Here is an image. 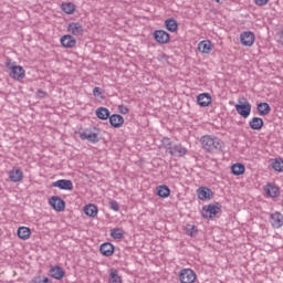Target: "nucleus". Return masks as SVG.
Here are the masks:
<instances>
[{
    "instance_id": "nucleus-1",
    "label": "nucleus",
    "mask_w": 283,
    "mask_h": 283,
    "mask_svg": "<svg viewBox=\"0 0 283 283\" xmlns=\"http://www.w3.org/2000/svg\"><path fill=\"white\" fill-rule=\"evenodd\" d=\"M201 145L208 154H222V149H224V142L210 135L201 137Z\"/></svg>"
},
{
    "instance_id": "nucleus-2",
    "label": "nucleus",
    "mask_w": 283,
    "mask_h": 283,
    "mask_svg": "<svg viewBox=\"0 0 283 283\" xmlns=\"http://www.w3.org/2000/svg\"><path fill=\"white\" fill-rule=\"evenodd\" d=\"M163 144L166 154H170V156H175L176 158H182V156H187V149L185 146H182V144H174L168 137L163 139Z\"/></svg>"
},
{
    "instance_id": "nucleus-3",
    "label": "nucleus",
    "mask_w": 283,
    "mask_h": 283,
    "mask_svg": "<svg viewBox=\"0 0 283 283\" xmlns=\"http://www.w3.org/2000/svg\"><path fill=\"white\" fill-rule=\"evenodd\" d=\"M6 69L10 70L9 76L14 81H23L25 78V69L21 65H17V62L8 57L4 62Z\"/></svg>"
},
{
    "instance_id": "nucleus-4",
    "label": "nucleus",
    "mask_w": 283,
    "mask_h": 283,
    "mask_svg": "<svg viewBox=\"0 0 283 283\" xmlns=\"http://www.w3.org/2000/svg\"><path fill=\"white\" fill-rule=\"evenodd\" d=\"M218 213H222V205H220L218 201H214L208 206L202 207L201 217L205 218V220H213Z\"/></svg>"
},
{
    "instance_id": "nucleus-5",
    "label": "nucleus",
    "mask_w": 283,
    "mask_h": 283,
    "mask_svg": "<svg viewBox=\"0 0 283 283\" xmlns=\"http://www.w3.org/2000/svg\"><path fill=\"white\" fill-rule=\"evenodd\" d=\"M234 108L241 118L251 116V103L247 101V97L239 98V103L234 105Z\"/></svg>"
},
{
    "instance_id": "nucleus-6",
    "label": "nucleus",
    "mask_w": 283,
    "mask_h": 283,
    "mask_svg": "<svg viewBox=\"0 0 283 283\" xmlns=\"http://www.w3.org/2000/svg\"><path fill=\"white\" fill-rule=\"evenodd\" d=\"M76 134H78L81 140H88V143L96 144L101 140V137H98L101 134L99 129H97V133H93L90 128H86L84 130L76 132Z\"/></svg>"
},
{
    "instance_id": "nucleus-7",
    "label": "nucleus",
    "mask_w": 283,
    "mask_h": 283,
    "mask_svg": "<svg viewBox=\"0 0 283 283\" xmlns=\"http://www.w3.org/2000/svg\"><path fill=\"white\" fill-rule=\"evenodd\" d=\"M153 36L156 43H159V45H167V43L171 41V35L165 30L154 31Z\"/></svg>"
},
{
    "instance_id": "nucleus-8",
    "label": "nucleus",
    "mask_w": 283,
    "mask_h": 283,
    "mask_svg": "<svg viewBox=\"0 0 283 283\" xmlns=\"http://www.w3.org/2000/svg\"><path fill=\"white\" fill-rule=\"evenodd\" d=\"M197 196L199 200H202V202H207L208 200H213V190L207 186H201L197 189Z\"/></svg>"
},
{
    "instance_id": "nucleus-9",
    "label": "nucleus",
    "mask_w": 283,
    "mask_h": 283,
    "mask_svg": "<svg viewBox=\"0 0 283 283\" xmlns=\"http://www.w3.org/2000/svg\"><path fill=\"white\" fill-rule=\"evenodd\" d=\"M179 281L181 283H195L196 282V272L191 269H184L179 273Z\"/></svg>"
},
{
    "instance_id": "nucleus-10",
    "label": "nucleus",
    "mask_w": 283,
    "mask_h": 283,
    "mask_svg": "<svg viewBox=\"0 0 283 283\" xmlns=\"http://www.w3.org/2000/svg\"><path fill=\"white\" fill-rule=\"evenodd\" d=\"M67 32L73 36H83L85 34V28H83L81 22H70L67 24Z\"/></svg>"
},
{
    "instance_id": "nucleus-11",
    "label": "nucleus",
    "mask_w": 283,
    "mask_h": 283,
    "mask_svg": "<svg viewBox=\"0 0 283 283\" xmlns=\"http://www.w3.org/2000/svg\"><path fill=\"white\" fill-rule=\"evenodd\" d=\"M49 205L54 211H65V200L59 196H53L49 199Z\"/></svg>"
},
{
    "instance_id": "nucleus-12",
    "label": "nucleus",
    "mask_w": 283,
    "mask_h": 283,
    "mask_svg": "<svg viewBox=\"0 0 283 283\" xmlns=\"http://www.w3.org/2000/svg\"><path fill=\"white\" fill-rule=\"evenodd\" d=\"M51 187H55L56 189H61L63 191H72L74 189V184L70 179H59L53 182Z\"/></svg>"
},
{
    "instance_id": "nucleus-13",
    "label": "nucleus",
    "mask_w": 283,
    "mask_h": 283,
    "mask_svg": "<svg viewBox=\"0 0 283 283\" xmlns=\"http://www.w3.org/2000/svg\"><path fill=\"white\" fill-rule=\"evenodd\" d=\"M240 41L245 48H251L255 43V33L251 31H244L240 35Z\"/></svg>"
},
{
    "instance_id": "nucleus-14",
    "label": "nucleus",
    "mask_w": 283,
    "mask_h": 283,
    "mask_svg": "<svg viewBox=\"0 0 283 283\" xmlns=\"http://www.w3.org/2000/svg\"><path fill=\"white\" fill-rule=\"evenodd\" d=\"M60 43L62 48H66V50H72V48H76V38L72 34L62 35L60 39Z\"/></svg>"
},
{
    "instance_id": "nucleus-15",
    "label": "nucleus",
    "mask_w": 283,
    "mask_h": 283,
    "mask_svg": "<svg viewBox=\"0 0 283 283\" xmlns=\"http://www.w3.org/2000/svg\"><path fill=\"white\" fill-rule=\"evenodd\" d=\"M114 251H116V247L111 242H104L99 245V252L104 258H112V255H114Z\"/></svg>"
},
{
    "instance_id": "nucleus-16",
    "label": "nucleus",
    "mask_w": 283,
    "mask_h": 283,
    "mask_svg": "<svg viewBox=\"0 0 283 283\" xmlns=\"http://www.w3.org/2000/svg\"><path fill=\"white\" fill-rule=\"evenodd\" d=\"M111 127H114L115 129H119V127H123L125 123V118L119 114H113L108 117Z\"/></svg>"
},
{
    "instance_id": "nucleus-17",
    "label": "nucleus",
    "mask_w": 283,
    "mask_h": 283,
    "mask_svg": "<svg viewBox=\"0 0 283 283\" xmlns=\"http://www.w3.org/2000/svg\"><path fill=\"white\" fill-rule=\"evenodd\" d=\"M264 191L269 198H280V187L275 184H268Z\"/></svg>"
},
{
    "instance_id": "nucleus-18",
    "label": "nucleus",
    "mask_w": 283,
    "mask_h": 283,
    "mask_svg": "<svg viewBox=\"0 0 283 283\" xmlns=\"http://www.w3.org/2000/svg\"><path fill=\"white\" fill-rule=\"evenodd\" d=\"M270 222L274 229L283 227V214L281 212H274L270 216Z\"/></svg>"
},
{
    "instance_id": "nucleus-19",
    "label": "nucleus",
    "mask_w": 283,
    "mask_h": 283,
    "mask_svg": "<svg viewBox=\"0 0 283 283\" xmlns=\"http://www.w3.org/2000/svg\"><path fill=\"white\" fill-rule=\"evenodd\" d=\"M49 275L54 280H63V277H65V270H63V268L60 265H55L50 269Z\"/></svg>"
},
{
    "instance_id": "nucleus-20",
    "label": "nucleus",
    "mask_w": 283,
    "mask_h": 283,
    "mask_svg": "<svg viewBox=\"0 0 283 283\" xmlns=\"http://www.w3.org/2000/svg\"><path fill=\"white\" fill-rule=\"evenodd\" d=\"M197 103L200 107H209L211 105V94L201 93L197 96Z\"/></svg>"
},
{
    "instance_id": "nucleus-21",
    "label": "nucleus",
    "mask_w": 283,
    "mask_h": 283,
    "mask_svg": "<svg viewBox=\"0 0 283 283\" xmlns=\"http://www.w3.org/2000/svg\"><path fill=\"white\" fill-rule=\"evenodd\" d=\"M9 178L11 182H21L23 180V170L21 168H13L9 171Z\"/></svg>"
},
{
    "instance_id": "nucleus-22",
    "label": "nucleus",
    "mask_w": 283,
    "mask_h": 283,
    "mask_svg": "<svg viewBox=\"0 0 283 283\" xmlns=\"http://www.w3.org/2000/svg\"><path fill=\"white\" fill-rule=\"evenodd\" d=\"M250 129H253L254 132H260L262 127H264V119L262 117H253L249 122Z\"/></svg>"
},
{
    "instance_id": "nucleus-23",
    "label": "nucleus",
    "mask_w": 283,
    "mask_h": 283,
    "mask_svg": "<svg viewBox=\"0 0 283 283\" xmlns=\"http://www.w3.org/2000/svg\"><path fill=\"white\" fill-rule=\"evenodd\" d=\"M95 114L99 120H107L109 119V116H112V112H109V108L104 106L98 107Z\"/></svg>"
},
{
    "instance_id": "nucleus-24",
    "label": "nucleus",
    "mask_w": 283,
    "mask_h": 283,
    "mask_svg": "<svg viewBox=\"0 0 283 283\" xmlns=\"http://www.w3.org/2000/svg\"><path fill=\"white\" fill-rule=\"evenodd\" d=\"M164 25L168 32H178V21L175 18L166 19Z\"/></svg>"
},
{
    "instance_id": "nucleus-25",
    "label": "nucleus",
    "mask_w": 283,
    "mask_h": 283,
    "mask_svg": "<svg viewBox=\"0 0 283 283\" xmlns=\"http://www.w3.org/2000/svg\"><path fill=\"white\" fill-rule=\"evenodd\" d=\"M84 213L88 218H96L98 216V207L94 203L84 206Z\"/></svg>"
},
{
    "instance_id": "nucleus-26",
    "label": "nucleus",
    "mask_w": 283,
    "mask_h": 283,
    "mask_svg": "<svg viewBox=\"0 0 283 283\" xmlns=\"http://www.w3.org/2000/svg\"><path fill=\"white\" fill-rule=\"evenodd\" d=\"M256 109L260 116H269L271 114V105L266 102L256 104Z\"/></svg>"
},
{
    "instance_id": "nucleus-27",
    "label": "nucleus",
    "mask_w": 283,
    "mask_h": 283,
    "mask_svg": "<svg viewBox=\"0 0 283 283\" xmlns=\"http://www.w3.org/2000/svg\"><path fill=\"white\" fill-rule=\"evenodd\" d=\"M230 169L233 176H242L247 171V167L241 163L233 164Z\"/></svg>"
},
{
    "instance_id": "nucleus-28",
    "label": "nucleus",
    "mask_w": 283,
    "mask_h": 283,
    "mask_svg": "<svg viewBox=\"0 0 283 283\" xmlns=\"http://www.w3.org/2000/svg\"><path fill=\"white\" fill-rule=\"evenodd\" d=\"M17 235L20 240H28L30 235H32V230L28 227H20L17 231Z\"/></svg>"
},
{
    "instance_id": "nucleus-29",
    "label": "nucleus",
    "mask_w": 283,
    "mask_h": 283,
    "mask_svg": "<svg viewBox=\"0 0 283 283\" xmlns=\"http://www.w3.org/2000/svg\"><path fill=\"white\" fill-rule=\"evenodd\" d=\"M156 191L159 198H169V196H171V189H169L166 185L158 186Z\"/></svg>"
},
{
    "instance_id": "nucleus-30",
    "label": "nucleus",
    "mask_w": 283,
    "mask_h": 283,
    "mask_svg": "<svg viewBox=\"0 0 283 283\" xmlns=\"http://www.w3.org/2000/svg\"><path fill=\"white\" fill-rule=\"evenodd\" d=\"M108 283H123V277L118 275V270L112 268L109 270Z\"/></svg>"
},
{
    "instance_id": "nucleus-31",
    "label": "nucleus",
    "mask_w": 283,
    "mask_h": 283,
    "mask_svg": "<svg viewBox=\"0 0 283 283\" xmlns=\"http://www.w3.org/2000/svg\"><path fill=\"white\" fill-rule=\"evenodd\" d=\"M198 50L201 52V54H209L211 52V41L203 40L199 42Z\"/></svg>"
},
{
    "instance_id": "nucleus-32",
    "label": "nucleus",
    "mask_w": 283,
    "mask_h": 283,
    "mask_svg": "<svg viewBox=\"0 0 283 283\" xmlns=\"http://www.w3.org/2000/svg\"><path fill=\"white\" fill-rule=\"evenodd\" d=\"M61 10L65 12V14H72L76 11V4L72 2H62Z\"/></svg>"
},
{
    "instance_id": "nucleus-33",
    "label": "nucleus",
    "mask_w": 283,
    "mask_h": 283,
    "mask_svg": "<svg viewBox=\"0 0 283 283\" xmlns=\"http://www.w3.org/2000/svg\"><path fill=\"white\" fill-rule=\"evenodd\" d=\"M111 238H113V240H123V238H125V230H123V228L112 229Z\"/></svg>"
},
{
    "instance_id": "nucleus-34",
    "label": "nucleus",
    "mask_w": 283,
    "mask_h": 283,
    "mask_svg": "<svg viewBox=\"0 0 283 283\" xmlns=\"http://www.w3.org/2000/svg\"><path fill=\"white\" fill-rule=\"evenodd\" d=\"M271 167H272V169H274V171H279V174H282V171H283V159L282 158L272 159Z\"/></svg>"
},
{
    "instance_id": "nucleus-35",
    "label": "nucleus",
    "mask_w": 283,
    "mask_h": 283,
    "mask_svg": "<svg viewBox=\"0 0 283 283\" xmlns=\"http://www.w3.org/2000/svg\"><path fill=\"white\" fill-rule=\"evenodd\" d=\"M186 234H188L190 238H196L198 235V228L193 224H187L186 228Z\"/></svg>"
},
{
    "instance_id": "nucleus-36",
    "label": "nucleus",
    "mask_w": 283,
    "mask_h": 283,
    "mask_svg": "<svg viewBox=\"0 0 283 283\" xmlns=\"http://www.w3.org/2000/svg\"><path fill=\"white\" fill-rule=\"evenodd\" d=\"M31 283H52V281L48 276H35Z\"/></svg>"
},
{
    "instance_id": "nucleus-37",
    "label": "nucleus",
    "mask_w": 283,
    "mask_h": 283,
    "mask_svg": "<svg viewBox=\"0 0 283 283\" xmlns=\"http://www.w3.org/2000/svg\"><path fill=\"white\" fill-rule=\"evenodd\" d=\"M108 205L109 209H112L113 211H120V205L118 203V201L111 200Z\"/></svg>"
},
{
    "instance_id": "nucleus-38",
    "label": "nucleus",
    "mask_w": 283,
    "mask_h": 283,
    "mask_svg": "<svg viewBox=\"0 0 283 283\" xmlns=\"http://www.w3.org/2000/svg\"><path fill=\"white\" fill-rule=\"evenodd\" d=\"M158 61H163L164 63H167V65H170L169 55H167V53H159Z\"/></svg>"
},
{
    "instance_id": "nucleus-39",
    "label": "nucleus",
    "mask_w": 283,
    "mask_h": 283,
    "mask_svg": "<svg viewBox=\"0 0 283 283\" xmlns=\"http://www.w3.org/2000/svg\"><path fill=\"white\" fill-rule=\"evenodd\" d=\"M118 112L120 114H129V108L127 106H125V105H119L118 106Z\"/></svg>"
},
{
    "instance_id": "nucleus-40",
    "label": "nucleus",
    "mask_w": 283,
    "mask_h": 283,
    "mask_svg": "<svg viewBox=\"0 0 283 283\" xmlns=\"http://www.w3.org/2000/svg\"><path fill=\"white\" fill-rule=\"evenodd\" d=\"M255 6H266V3H269V0H254Z\"/></svg>"
},
{
    "instance_id": "nucleus-41",
    "label": "nucleus",
    "mask_w": 283,
    "mask_h": 283,
    "mask_svg": "<svg viewBox=\"0 0 283 283\" xmlns=\"http://www.w3.org/2000/svg\"><path fill=\"white\" fill-rule=\"evenodd\" d=\"M93 96H95L96 98L101 96V87L96 86L93 88Z\"/></svg>"
},
{
    "instance_id": "nucleus-42",
    "label": "nucleus",
    "mask_w": 283,
    "mask_h": 283,
    "mask_svg": "<svg viewBox=\"0 0 283 283\" xmlns=\"http://www.w3.org/2000/svg\"><path fill=\"white\" fill-rule=\"evenodd\" d=\"M45 92L44 91H42V90H39L38 92H36V96H39V98H43L44 96H45Z\"/></svg>"
},
{
    "instance_id": "nucleus-43",
    "label": "nucleus",
    "mask_w": 283,
    "mask_h": 283,
    "mask_svg": "<svg viewBox=\"0 0 283 283\" xmlns=\"http://www.w3.org/2000/svg\"><path fill=\"white\" fill-rule=\"evenodd\" d=\"M217 3H220V0H214Z\"/></svg>"
}]
</instances>
